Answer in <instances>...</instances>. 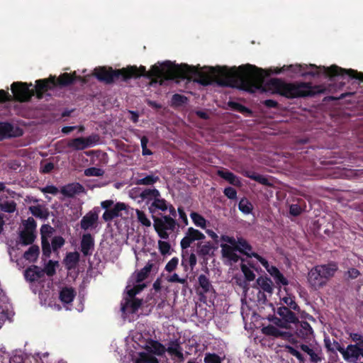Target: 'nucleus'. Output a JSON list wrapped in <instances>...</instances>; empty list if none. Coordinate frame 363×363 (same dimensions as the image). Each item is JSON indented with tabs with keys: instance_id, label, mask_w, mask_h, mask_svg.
<instances>
[{
	"instance_id": "nucleus-24",
	"label": "nucleus",
	"mask_w": 363,
	"mask_h": 363,
	"mask_svg": "<svg viewBox=\"0 0 363 363\" xmlns=\"http://www.w3.org/2000/svg\"><path fill=\"white\" fill-rule=\"evenodd\" d=\"M145 350L150 354L162 356L166 352V347L159 341L150 340L145 347Z\"/></svg>"
},
{
	"instance_id": "nucleus-59",
	"label": "nucleus",
	"mask_w": 363,
	"mask_h": 363,
	"mask_svg": "<svg viewBox=\"0 0 363 363\" xmlns=\"http://www.w3.org/2000/svg\"><path fill=\"white\" fill-rule=\"evenodd\" d=\"M148 141H149V140H148L147 137H146V136H143L140 139L141 147H142V155L143 156L152 155V152L150 149H148L147 147Z\"/></svg>"
},
{
	"instance_id": "nucleus-52",
	"label": "nucleus",
	"mask_w": 363,
	"mask_h": 363,
	"mask_svg": "<svg viewBox=\"0 0 363 363\" xmlns=\"http://www.w3.org/2000/svg\"><path fill=\"white\" fill-rule=\"evenodd\" d=\"M0 209L6 213H13L16 210V203L14 201H5L0 203Z\"/></svg>"
},
{
	"instance_id": "nucleus-26",
	"label": "nucleus",
	"mask_w": 363,
	"mask_h": 363,
	"mask_svg": "<svg viewBox=\"0 0 363 363\" xmlns=\"http://www.w3.org/2000/svg\"><path fill=\"white\" fill-rule=\"evenodd\" d=\"M84 187L79 183H72L64 186L61 189V193L67 197H74L75 194L82 192Z\"/></svg>"
},
{
	"instance_id": "nucleus-13",
	"label": "nucleus",
	"mask_w": 363,
	"mask_h": 363,
	"mask_svg": "<svg viewBox=\"0 0 363 363\" xmlns=\"http://www.w3.org/2000/svg\"><path fill=\"white\" fill-rule=\"evenodd\" d=\"M206 236L199 230L190 227L187 229L185 236L180 242V246L182 250H186L196 240H202Z\"/></svg>"
},
{
	"instance_id": "nucleus-5",
	"label": "nucleus",
	"mask_w": 363,
	"mask_h": 363,
	"mask_svg": "<svg viewBox=\"0 0 363 363\" xmlns=\"http://www.w3.org/2000/svg\"><path fill=\"white\" fill-rule=\"evenodd\" d=\"M75 81H83L80 76H77L76 72H65L56 78L55 76H50L47 79H38L35 81L36 97L42 99L44 94L56 86H67L72 84Z\"/></svg>"
},
{
	"instance_id": "nucleus-17",
	"label": "nucleus",
	"mask_w": 363,
	"mask_h": 363,
	"mask_svg": "<svg viewBox=\"0 0 363 363\" xmlns=\"http://www.w3.org/2000/svg\"><path fill=\"white\" fill-rule=\"evenodd\" d=\"M24 277L26 281L35 282L44 277V270L36 265H31L25 270Z\"/></svg>"
},
{
	"instance_id": "nucleus-54",
	"label": "nucleus",
	"mask_w": 363,
	"mask_h": 363,
	"mask_svg": "<svg viewBox=\"0 0 363 363\" xmlns=\"http://www.w3.org/2000/svg\"><path fill=\"white\" fill-rule=\"evenodd\" d=\"M104 174V171L97 167H89L84 170V175L86 177H101Z\"/></svg>"
},
{
	"instance_id": "nucleus-6",
	"label": "nucleus",
	"mask_w": 363,
	"mask_h": 363,
	"mask_svg": "<svg viewBox=\"0 0 363 363\" xmlns=\"http://www.w3.org/2000/svg\"><path fill=\"white\" fill-rule=\"evenodd\" d=\"M153 227L160 239L167 240L169 233L174 231L179 225L177 220L167 215H162L160 217L152 216Z\"/></svg>"
},
{
	"instance_id": "nucleus-42",
	"label": "nucleus",
	"mask_w": 363,
	"mask_h": 363,
	"mask_svg": "<svg viewBox=\"0 0 363 363\" xmlns=\"http://www.w3.org/2000/svg\"><path fill=\"white\" fill-rule=\"evenodd\" d=\"M228 105L232 110L236 111L240 113L247 116H250L252 113V111L249 108L238 102L230 101L228 103Z\"/></svg>"
},
{
	"instance_id": "nucleus-25",
	"label": "nucleus",
	"mask_w": 363,
	"mask_h": 363,
	"mask_svg": "<svg viewBox=\"0 0 363 363\" xmlns=\"http://www.w3.org/2000/svg\"><path fill=\"white\" fill-rule=\"evenodd\" d=\"M316 267L326 281L333 277L338 269L337 264L335 262H330L327 264L318 265Z\"/></svg>"
},
{
	"instance_id": "nucleus-12",
	"label": "nucleus",
	"mask_w": 363,
	"mask_h": 363,
	"mask_svg": "<svg viewBox=\"0 0 363 363\" xmlns=\"http://www.w3.org/2000/svg\"><path fill=\"white\" fill-rule=\"evenodd\" d=\"M296 335L306 342L313 337V330L311 325L305 320H296L294 323Z\"/></svg>"
},
{
	"instance_id": "nucleus-48",
	"label": "nucleus",
	"mask_w": 363,
	"mask_h": 363,
	"mask_svg": "<svg viewBox=\"0 0 363 363\" xmlns=\"http://www.w3.org/2000/svg\"><path fill=\"white\" fill-rule=\"evenodd\" d=\"M151 207L162 211H165L168 208V205L167 201L160 196L155 198V199L151 203Z\"/></svg>"
},
{
	"instance_id": "nucleus-38",
	"label": "nucleus",
	"mask_w": 363,
	"mask_h": 363,
	"mask_svg": "<svg viewBox=\"0 0 363 363\" xmlns=\"http://www.w3.org/2000/svg\"><path fill=\"white\" fill-rule=\"evenodd\" d=\"M347 351V354L345 355V357H343L345 360L349 361L351 359L357 360L359 357V345H347V348L345 349Z\"/></svg>"
},
{
	"instance_id": "nucleus-18",
	"label": "nucleus",
	"mask_w": 363,
	"mask_h": 363,
	"mask_svg": "<svg viewBox=\"0 0 363 363\" xmlns=\"http://www.w3.org/2000/svg\"><path fill=\"white\" fill-rule=\"evenodd\" d=\"M143 304V300L140 298H126L124 303L121 304V311L123 313H135Z\"/></svg>"
},
{
	"instance_id": "nucleus-15",
	"label": "nucleus",
	"mask_w": 363,
	"mask_h": 363,
	"mask_svg": "<svg viewBox=\"0 0 363 363\" xmlns=\"http://www.w3.org/2000/svg\"><path fill=\"white\" fill-rule=\"evenodd\" d=\"M308 281L315 290L322 288L327 283L316 266L313 267L308 272Z\"/></svg>"
},
{
	"instance_id": "nucleus-43",
	"label": "nucleus",
	"mask_w": 363,
	"mask_h": 363,
	"mask_svg": "<svg viewBox=\"0 0 363 363\" xmlns=\"http://www.w3.org/2000/svg\"><path fill=\"white\" fill-rule=\"evenodd\" d=\"M197 254L199 256H206L210 255L211 252L213 250V245L211 242H205L202 244L201 242H198L197 245Z\"/></svg>"
},
{
	"instance_id": "nucleus-64",
	"label": "nucleus",
	"mask_w": 363,
	"mask_h": 363,
	"mask_svg": "<svg viewBox=\"0 0 363 363\" xmlns=\"http://www.w3.org/2000/svg\"><path fill=\"white\" fill-rule=\"evenodd\" d=\"M302 208L298 204H291L289 206V213L293 216H298L301 214Z\"/></svg>"
},
{
	"instance_id": "nucleus-46",
	"label": "nucleus",
	"mask_w": 363,
	"mask_h": 363,
	"mask_svg": "<svg viewBox=\"0 0 363 363\" xmlns=\"http://www.w3.org/2000/svg\"><path fill=\"white\" fill-rule=\"evenodd\" d=\"M225 356L220 357L216 353L206 352L203 358L204 363H222Z\"/></svg>"
},
{
	"instance_id": "nucleus-39",
	"label": "nucleus",
	"mask_w": 363,
	"mask_h": 363,
	"mask_svg": "<svg viewBox=\"0 0 363 363\" xmlns=\"http://www.w3.org/2000/svg\"><path fill=\"white\" fill-rule=\"evenodd\" d=\"M135 363H159L158 359L150 353L145 352H139L138 357Z\"/></svg>"
},
{
	"instance_id": "nucleus-57",
	"label": "nucleus",
	"mask_w": 363,
	"mask_h": 363,
	"mask_svg": "<svg viewBox=\"0 0 363 363\" xmlns=\"http://www.w3.org/2000/svg\"><path fill=\"white\" fill-rule=\"evenodd\" d=\"M57 264V262H53L52 260H49L47 264L44 268V274H46L49 277L53 276L55 272V264Z\"/></svg>"
},
{
	"instance_id": "nucleus-19",
	"label": "nucleus",
	"mask_w": 363,
	"mask_h": 363,
	"mask_svg": "<svg viewBox=\"0 0 363 363\" xmlns=\"http://www.w3.org/2000/svg\"><path fill=\"white\" fill-rule=\"evenodd\" d=\"M221 247V254L222 256L228 259L233 262H238L240 259V256L235 253L237 251L235 245H228L226 243L220 244Z\"/></svg>"
},
{
	"instance_id": "nucleus-44",
	"label": "nucleus",
	"mask_w": 363,
	"mask_h": 363,
	"mask_svg": "<svg viewBox=\"0 0 363 363\" xmlns=\"http://www.w3.org/2000/svg\"><path fill=\"white\" fill-rule=\"evenodd\" d=\"M245 177L261 184L263 185H269V181L268 179L264 177L263 175H261L259 174H257L255 172H246L244 174Z\"/></svg>"
},
{
	"instance_id": "nucleus-41",
	"label": "nucleus",
	"mask_w": 363,
	"mask_h": 363,
	"mask_svg": "<svg viewBox=\"0 0 363 363\" xmlns=\"http://www.w3.org/2000/svg\"><path fill=\"white\" fill-rule=\"evenodd\" d=\"M160 180V177L156 175L150 174L146 175L143 178L137 179L135 181V184L137 185H144V186H151Z\"/></svg>"
},
{
	"instance_id": "nucleus-33",
	"label": "nucleus",
	"mask_w": 363,
	"mask_h": 363,
	"mask_svg": "<svg viewBox=\"0 0 363 363\" xmlns=\"http://www.w3.org/2000/svg\"><path fill=\"white\" fill-rule=\"evenodd\" d=\"M19 238L21 243L23 245H29L34 242L36 238V235L34 232L23 230L19 233Z\"/></svg>"
},
{
	"instance_id": "nucleus-36",
	"label": "nucleus",
	"mask_w": 363,
	"mask_h": 363,
	"mask_svg": "<svg viewBox=\"0 0 363 363\" xmlns=\"http://www.w3.org/2000/svg\"><path fill=\"white\" fill-rule=\"evenodd\" d=\"M198 281L200 287L202 289L203 294H207L211 291H213V286L209 279L204 274H200L198 277Z\"/></svg>"
},
{
	"instance_id": "nucleus-45",
	"label": "nucleus",
	"mask_w": 363,
	"mask_h": 363,
	"mask_svg": "<svg viewBox=\"0 0 363 363\" xmlns=\"http://www.w3.org/2000/svg\"><path fill=\"white\" fill-rule=\"evenodd\" d=\"M65 244V240L60 235L54 236L51 240V251L58 253L59 250Z\"/></svg>"
},
{
	"instance_id": "nucleus-1",
	"label": "nucleus",
	"mask_w": 363,
	"mask_h": 363,
	"mask_svg": "<svg viewBox=\"0 0 363 363\" xmlns=\"http://www.w3.org/2000/svg\"><path fill=\"white\" fill-rule=\"evenodd\" d=\"M158 72L155 74L153 82L162 85L165 81L189 79L196 76V80L203 86H208L216 82L222 87L239 88L252 91L257 89L263 83L264 79L269 74L255 65L247 64L229 69L227 67H211L210 74L199 71L196 67L187 64L177 65L167 60L157 62Z\"/></svg>"
},
{
	"instance_id": "nucleus-50",
	"label": "nucleus",
	"mask_w": 363,
	"mask_h": 363,
	"mask_svg": "<svg viewBox=\"0 0 363 363\" xmlns=\"http://www.w3.org/2000/svg\"><path fill=\"white\" fill-rule=\"evenodd\" d=\"M12 129L13 126L11 124L9 123H0V140L9 136Z\"/></svg>"
},
{
	"instance_id": "nucleus-37",
	"label": "nucleus",
	"mask_w": 363,
	"mask_h": 363,
	"mask_svg": "<svg viewBox=\"0 0 363 363\" xmlns=\"http://www.w3.org/2000/svg\"><path fill=\"white\" fill-rule=\"evenodd\" d=\"M189 102V99L184 95L179 94H174L171 99L170 106L174 108L181 107Z\"/></svg>"
},
{
	"instance_id": "nucleus-16",
	"label": "nucleus",
	"mask_w": 363,
	"mask_h": 363,
	"mask_svg": "<svg viewBox=\"0 0 363 363\" xmlns=\"http://www.w3.org/2000/svg\"><path fill=\"white\" fill-rule=\"evenodd\" d=\"M99 219L98 211L94 209L88 212L80 221V227L84 230L96 227Z\"/></svg>"
},
{
	"instance_id": "nucleus-31",
	"label": "nucleus",
	"mask_w": 363,
	"mask_h": 363,
	"mask_svg": "<svg viewBox=\"0 0 363 363\" xmlns=\"http://www.w3.org/2000/svg\"><path fill=\"white\" fill-rule=\"evenodd\" d=\"M252 256L255 258L267 271V272L274 277L279 271V269L273 265H270L269 262L259 254H253Z\"/></svg>"
},
{
	"instance_id": "nucleus-29",
	"label": "nucleus",
	"mask_w": 363,
	"mask_h": 363,
	"mask_svg": "<svg viewBox=\"0 0 363 363\" xmlns=\"http://www.w3.org/2000/svg\"><path fill=\"white\" fill-rule=\"evenodd\" d=\"M153 267V264L148 262L143 269H141L140 271L135 272L132 278L134 279V282L135 283H140L143 281L145 279H146L152 269Z\"/></svg>"
},
{
	"instance_id": "nucleus-2",
	"label": "nucleus",
	"mask_w": 363,
	"mask_h": 363,
	"mask_svg": "<svg viewBox=\"0 0 363 363\" xmlns=\"http://www.w3.org/2000/svg\"><path fill=\"white\" fill-rule=\"evenodd\" d=\"M289 71L294 74H299L301 77L319 76L321 72L333 81L335 77H340L345 79L347 77L349 79H356L358 80H363V73L359 72L352 69L342 68L336 65H333L330 67H326L325 66H316L313 64L308 65H284L281 68H277L274 70L275 74H280L281 72Z\"/></svg>"
},
{
	"instance_id": "nucleus-56",
	"label": "nucleus",
	"mask_w": 363,
	"mask_h": 363,
	"mask_svg": "<svg viewBox=\"0 0 363 363\" xmlns=\"http://www.w3.org/2000/svg\"><path fill=\"white\" fill-rule=\"evenodd\" d=\"M277 286L279 289L281 286H287L289 284L288 279L283 275L281 272H279L274 277Z\"/></svg>"
},
{
	"instance_id": "nucleus-63",
	"label": "nucleus",
	"mask_w": 363,
	"mask_h": 363,
	"mask_svg": "<svg viewBox=\"0 0 363 363\" xmlns=\"http://www.w3.org/2000/svg\"><path fill=\"white\" fill-rule=\"evenodd\" d=\"M223 194L229 199L234 200L237 199V191L231 186L225 188Z\"/></svg>"
},
{
	"instance_id": "nucleus-11",
	"label": "nucleus",
	"mask_w": 363,
	"mask_h": 363,
	"mask_svg": "<svg viewBox=\"0 0 363 363\" xmlns=\"http://www.w3.org/2000/svg\"><path fill=\"white\" fill-rule=\"evenodd\" d=\"M41 245L43 255L46 258L51 256V247L49 238L55 232V228L49 224H43L40 228Z\"/></svg>"
},
{
	"instance_id": "nucleus-49",
	"label": "nucleus",
	"mask_w": 363,
	"mask_h": 363,
	"mask_svg": "<svg viewBox=\"0 0 363 363\" xmlns=\"http://www.w3.org/2000/svg\"><path fill=\"white\" fill-rule=\"evenodd\" d=\"M238 208L243 213L249 214L252 211V205L246 198H242L238 203Z\"/></svg>"
},
{
	"instance_id": "nucleus-58",
	"label": "nucleus",
	"mask_w": 363,
	"mask_h": 363,
	"mask_svg": "<svg viewBox=\"0 0 363 363\" xmlns=\"http://www.w3.org/2000/svg\"><path fill=\"white\" fill-rule=\"evenodd\" d=\"M137 218L138 221L143 225L146 227H150L151 225L150 220L147 218L145 213L140 210L136 211Z\"/></svg>"
},
{
	"instance_id": "nucleus-40",
	"label": "nucleus",
	"mask_w": 363,
	"mask_h": 363,
	"mask_svg": "<svg viewBox=\"0 0 363 363\" xmlns=\"http://www.w3.org/2000/svg\"><path fill=\"white\" fill-rule=\"evenodd\" d=\"M281 301L286 304V306L288 307L289 308L292 309L293 311L297 313L300 312L301 308L295 301V296L288 295L286 296L281 298Z\"/></svg>"
},
{
	"instance_id": "nucleus-51",
	"label": "nucleus",
	"mask_w": 363,
	"mask_h": 363,
	"mask_svg": "<svg viewBox=\"0 0 363 363\" xmlns=\"http://www.w3.org/2000/svg\"><path fill=\"white\" fill-rule=\"evenodd\" d=\"M158 249L161 255L163 256L171 255L172 253L170 244L164 240H160L158 241Z\"/></svg>"
},
{
	"instance_id": "nucleus-35",
	"label": "nucleus",
	"mask_w": 363,
	"mask_h": 363,
	"mask_svg": "<svg viewBox=\"0 0 363 363\" xmlns=\"http://www.w3.org/2000/svg\"><path fill=\"white\" fill-rule=\"evenodd\" d=\"M80 258L79 253L77 252H68L65 258V264L69 269L76 267Z\"/></svg>"
},
{
	"instance_id": "nucleus-61",
	"label": "nucleus",
	"mask_w": 363,
	"mask_h": 363,
	"mask_svg": "<svg viewBox=\"0 0 363 363\" xmlns=\"http://www.w3.org/2000/svg\"><path fill=\"white\" fill-rule=\"evenodd\" d=\"M25 229L23 230H28L35 233L37 224L33 218L29 217L24 223Z\"/></svg>"
},
{
	"instance_id": "nucleus-14",
	"label": "nucleus",
	"mask_w": 363,
	"mask_h": 363,
	"mask_svg": "<svg viewBox=\"0 0 363 363\" xmlns=\"http://www.w3.org/2000/svg\"><path fill=\"white\" fill-rule=\"evenodd\" d=\"M166 352L172 357L173 359H177L179 362L184 361L183 348L179 339L171 340L166 348Z\"/></svg>"
},
{
	"instance_id": "nucleus-62",
	"label": "nucleus",
	"mask_w": 363,
	"mask_h": 363,
	"mask_svg": "<svg viewBox=\"0 0 363 363\" xmlns=\"http://www.w3.org/2000/svg\"><path fill=\"white\" fill-rule=\"evenodd\" d=\"M179 259L176 257L172 258L166 264L164 269L168 272L174 271L178 265Z\"/></svg>"
},
{
	"instance_id": "nucleus-30",
	"label": "nucleus",
	"mask_w": 363,
	"mask_h": 363,
	"mask_svg": "<svg viewBox=\"0 0 363 363\" xmlns=\"http://www.w3.org/2000/svg\"><path fill=\"white\" fill-rule=\"evenodd\" d=\"M76 296V291L72 287L62 288L60 292V299L64 303H70Z\"/></svg>"
},
{
	"instance_id": "nucleus-28",
	"label": "nucleus",
	"mask_w": 363,
	"mask_h": 363,
	"mask_svg": "<svg viewBox=\"0 0 363 363\" xmlns=\"http://www.w3.org/2000/svg\"><path fill=\"white\" fill-rule=\"evenodd\" d=\"M140 198L146 202L147 204L150 203V201H153L155 198L160 197V192L157 189H143L140 195Z\"/></svg>"
},
{
	"instance_id": "nucleus-21",
	"label": "nucleus",
	"mask_w": 363,
	"mask_h": 363,
	"mask_svg": "<svg viewBox=\"0 0 363 363\" xmlns=\"http://www.w3.org/2000/svg\"><path fill=\"white\" fill-rule=\"evenodd\" d=\"M94 247V239L90 233L82 235L81 240V252L84 256L91 255Z\"/></svg>"
},
{
	"instance_id": "nucleus-20",
	"label": "nucleus",
	"mask_w": 363,
	"mask_h": 363,
	"mask_svg": "<svg viewBox=\"0 0 363 363\" xmlns=\"http://www.w3.org/2000/svg\"><path fill=\"white\" fill-rule=\"evenodd\" d=\"M300 349L306 352L310 357V360L313 363H318L322 360L321 354L322 350L321 348L318 346L313 347L311 348L308 345L305 344H301L299 346Z\"/></svg>"
},
{
	"instance_id": "nucleus-9",
	"label": "nucleus",
	"mask_w": 363,
	"mask_h": 363,
	"mask_svg": "<svg viewBox=\"0 0 363 363\" xmlns=\"http://www.w3.org/2000/svg\"><path fill=\"white\" fill-rule=\"evenodd\" d=\"M99 140L97 134H92L86 138L79 137L71 139L67 146L74 150H83L87 147L94 146Z\"/></svg>"
},
{
	"instance_id": "nucleus-4",
	"label": "nucleus",
	"mask_w": 363,
	"mask_h": 363,
	"mask_svg": "<svg viewBox=\"0 0 363 363\" xmlns=\"http://www.w3.org/2000/svg\"><path fill=\"white\" fill-rule=\"evenodd\" d=\"M266 89L274 94H278L287 99H298L314 96L317 86H313L309 82L287 83L280 79H271L265 84Z\"/></svg>"
},
{
	"instance_id": "nucleus-53",
	"label": "nucleus",
	"mask_w": 363,
	"mask_h": 363,
	"mask_svg": "<svg viewBox=\"0 0 363 363\" xmlns=\"http://www.w3.org/2000/svg\"><path fill=\"white\" fill-rule=\"evenodd\" d=\"M188 274H186V275L184 277H179V275L176 273H174L172 275L167 277V281L171 283H179L184 285L188 284Z\"/></svg>"
},
{
	"instance_id": "nucleus-34",
	"label": "nucleus",
	"mask_w": 363,
	"mask_h": 363,
	"mask_svg": "<svg viewBox=\"0 0 363 363\" xmlns=\"http://www.w3.org/2000/svg\"><path fill=\"white\" fill-rule=\"evenodd\" d=\"M40 254L39 247L36 245H32L28 250L23 254V258L29 262H35Z\"/></svg>"
},
{
	"instance_id": "nucleus-60",
	"label": "nucleus",
	"mask_w": 363,
	"mask_h": 363,
	"mask_svg": "<svg viewBox=\"0 0 363 363\" xmlns=\"http://www.w3.org/2000/svg\"><path fill=\"white\" fill-rule=\"evenodd\" d=\"M186 260L187 261V265L189 266L191 270H193L197 263L196 257L194 253L191 252L189 255L188 252H185Z\"/></svg>"
},
{
	"instance_id": "nucleus-27",
	"label": "nucleus",
	"mask_w": 363,
	"mask_h": 363,
	"mask_svg": "<svg viewBox=\"0 0 363 363\" xmlns=\"http://www.w3.org/2000/svg\"><path fill=\"white\" fill-rule=\"evenodd\" d=\"M257 284L264 291L269 294L274 292V284L271 279L267 276H260L256 280Z\"/></svg>"
},
{
	"instance_id": "nucleus-32",
	"label": "nucleus",
	"mask_w": 363,
	"mask_h": 363,
	"mask_svg": "<svg viewBox=\"0 0 363 363\" xmlns=\"http://www.w3.org/2000/svg\"><path fill=\"white\" fill-rule=\"evenodd\" d=\"M29 211L33 216L40 219L45 220L49 216L48 210L40 205L31 206L29 207Z\"/></svg>"
},
{
	"instance_id": "nucleus-10",
	"label": "nucleus",
	"mask_w": 363,
	"mask_h": 363,
	"mask_svg": "<svg viewBox=\"0 0 363 363\" xmlns=\"http://www.w3.org/2000/svg\"><path fill=\"white\" fill-rule=\"evenodd\" d=\"M291 310L284 306L278 307L277 313L280 318H275V324L281 328H287L289 323H294L298 320L297 316Z\"/></svg>"
},
{
	"instance_id": "nucleus-22",
	"label": "nucleus",
	"mask_w": 363,
	"mask_h": 363,
	"mask_svg": "<svg viewBox=\"0 0 363 363\" xmlns=\"http://www.w3.org/2000/svg\"><path fill=\"white\" fill-rule=\"evenodd\" d=\"M125 208L126 206L124 203H116L113 208L104 211L102 218L106 222L111 221L115 218L118 217L120 212Z\"/></svg>"
},
{
	"instance_id": "nucleus-47",
	"label": "nucleus",
	"mask_w": 363,
	"mask_h": 363,
	"mask_svg": "<svg viewBox=\"0 0 363 363\" xmlns=\"http://www.w3.org/2000/svg\"><path fill=\"white\" fill-rule=\"evenodd\" d=\"M190 217L195 225L201 228H206V220L201 215L196 212H191Z\"/></svg>"
},
{
	"instance_id": "nucleus-23",
	"label": "nucleus",
	"mask_w": 363,
	"mask_h": 363,
	"mask_svg": "<svg viewBox=\"0 0 363 363\" xmlns=\"http://www.w3.org/2000/svg\"><path fill=\"white\" fill-rule=\"evenodd\" d=\"M216 174L233 186H240L242 185L239 177L227 169L221 168L217 171Z\"/></svg>"
},
{
	"instance_id": "nucleus-8",
	"label": "nucleus",
	"mask_w": 363,
	"mask_h": 363,
	"mask_svg": "<svg viewBox=\"0 0 363 363\" xmlns=\"http://www.w3.org/2000/svg\"><path fill=\"white\" fill-rule=\"evenodd\" d=\"M220 240L230 245L235 244L237 251L248 257H254L252 255L257 254V252H252V245L242 237H238L237 239H235L233 236L223 235H221Z\"/></svg>"
},
{
	"instance_id": "nucleus-3",
	"label": "nucleus",
	"mask_w": 363,
	"mask_h": 363,
	"mask_svg": "<svg viewBox=\"0 0 363 363\" xmlns=\"http://www.w3.org/2000/svg\"><path fill=\"white\" fill-rule=\"evenodd\" d=\"M157 65L151 67L149 71L146 70L145 66L140 65L138 67L135 65H128L126 67L113 69L111 67H98L94 69V76L101 82L106 84H112L115 80L121 79L126 82L130 79H138L144 77L151 80V84H155L153 79L155 74L157 72Z\"/></svg>"
},
{
	"instance_id": "nucleus-7",
	"label": "nucleus",
	"mask_w": 363,
	"mask_h": 363,
	"mask_svg": "<svg viewBox=\"0 0 363 363\" xmlns=\"http://www.w3.org/2000/svg\"><path fill=\"white\" fill-rule=\"evenodd\" d=\"M32 84H27L26 82H16L11 84V91L13 98L16 101L20 102L29 101L33 96L36 94L35 88L30 89L29 87Z\"/></svg>"
},
{
	"instance_id": "nucleus-55",
	"label": "nucleus",
	"mask_w": 363,
	"mask_h": 363,
	"mask_svg": "<svg viewBox=\"0 0 363 363\" xmlns=\"http://www.w3.org/2000/svg\"><path fill=\"white\" fill-rule=\"evenodd\" d=\"M240 268H241V271L243 273L245 278L247 281H252L255 280V274L252 269H250L245 264H241Z\"/></svg>"
}]
</instances>
